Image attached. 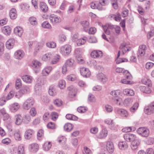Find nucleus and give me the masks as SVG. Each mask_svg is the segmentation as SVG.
I'll use <instances>...</instances> for the list:
<instances>
[{
  "instance_id": "8fccbe9b",
  "label": "nucleus",
  "mask_w": 154,
  "mask_h": 154,
  "mask_svg": "<svg viewBox=\"0 0 154 154\" xmlns=\"http://www.w3.org/2000/svg\"><path fill=\"white\" fill-rule=\"evenodd\" d=\"M74 63V60L70 59L67 60L66 62V65L67 66L72 67L73 66Z\"/></svg>"
},
{
  "instance_id": "412c9836",
  "label": "nucleus",
  "mask_w": 154,
  "mask_h": 154,
  "mask_svg": "<svg viewBox=\"0 0 154 154\" xmlns=\"http://www.w3.org/2000/svg\"><path fill=\"white\" fill-rule=\"evenodd\" d=\"M97 79L100 82L103 83L105 82L107 80L106 75L102 73H99L97 75Z\"/></svg>"
},
{
  "instance_id": "de8ad7c7",
  "label": "nucleus",
  "mask_w": 154,
  "mask_h": 154,
  "mask_svg": "<svg viewBox=\"0 0 154 154\" xmlns=\"http://www.w3.org/2000/svg\"><path fill=\"white\" fill-rule=\"evenodd\" d=\"M40 6L41 9L43 12H45L48 11V8L47 5L44 2L41 3Z\"/></svg>"
},
{
  "instance_id": "6e6552de",
  "label": "nucleus",
  "mask_w": 154,
  "mask_h": 154,
  "mask_svg": "<svg viewBox=\"0 0 154 154\" xmlns=\"http://www.w3.org/2000/svg\"><path fill=\"white\" fill-rule=\"evenodd\" d=\"M145 112L148 115L154 113V102L151 103L145 109Z\"/></svg>"
},
{
  "instance_id": "0e129e2a",
  "label": "nucleus",
  "mask_w": 154,
  "mask_h": 154,
  "mask_svg": "<svg viewBox=\"0 0 154 154\" xmlns=\"http://www.w3.org/2000/svg\"><path fill=\"white\" fill-rule=\"evenodd\" d=\"M14 91H11L8 94L6 97V99L7 100H8L11 99L13 97L14 95Z\"/></svg>"
},
{
  "instance_id": "338daca9",
  "label": "nucleus",
  "mask_w": 154,
  "mask_h": 154,
  "mask_svg": "<svg viewBox=\"0 0 154 154\" xmlns=\"http://www.w3.org/2000/svg\"><path fill=\"white\" fill-rule=\"evenodd\" d=\"M22 86V83L21 82L20 79H17L15 83L16 88L17 89H18Z\"/></svg>"
},
{
  "instance_id": "a878e982",
  "label": "nucleus",
  "mask_w": 154,
  "mask_h": 154,
  "mask_svg": "<svg viewBox=\"0 0 154 154\" xmlns=\"http://www.w3.org/2000/svg\"><path fill=\"white\" fill-rule=\"evenodd\" d=\"M22 79L25 82L27 83H30L32 81L33 78L30 75H26L22 76Z\"/></svg>"
},
{
  "instance_id": "aec40b11",
  "label": "nucleus",
  "mask_w": 154,
  "mask_h": 154,
  "mask_svg": "<svg viewBox=\"0 0 154 154\" xmlns=\"http://www.w3.org/2000/svg\"><path fill=\"white\" fill-rule=\"evenodd\" d=\"M140 143V140L138 139L131 142V149L133 150H135L137 149L138 146Z\"/></svg>"
},
{
  "instance_id": "1a4fd4ad",
  "label": "nucleus",
  "mask_w": 154,
  "mask_h": 154,
  "mask_svg": "<svg viewBox=\"0 0 154 154\" xmlns=\"http://www.w3.org/2000/svg\"><path fill=\"white\" fill-rule=\"evenodd\" d=\"M80 72L82 75L86 78L89 77L91 75V72L89 69L84 67L80 69Z\"/></svg>"
},
{
  "instance_id": "09e8293b",
  "label": "nucleus",
  "mask_w": 154,
  "mask_h": 154,
  "mask_svg": "<svg viewBox=\"0 0 154 154\" xmlns=\"http://www.w3.org/2000/svg\"><path fill=\"white\" fill-rule=\"evenodd\" d=\"M66 118L70 120H77L78 118L74 115L71 114H67L66 116Z\"/></svg>"
},
{
  "instance_id": "49530a36",
  "label": "nucleus",
  "mask_w": 154,
  "mask_h": 154,
  "mask_svg": "<svg viewBox=\"0 0 154 154\" xmlns=\"http://www.w3.org/2000/svg\"><path fill=\"white\" fill-rule=\"evenodd\" d=\"M121 92L119 90H116L112 91L110 92V94L114 97H117L121 94Z\"/></svg>"
},
{
  "instance_id": "dca6fc26",
  "label": "nucleus",
  "mask_w": 154,
  "mask_h": 154,
  "mask_svg": "<svg viewBox=\"0 0 154 154\" xmlns=\"http://www.w3.org/2000/svg\"><path fill=\"white\" fill-rule=\"evenodd\" d=\"M49 19L50 21L53 23H58L61 21L60 18L54 14L51 15Z\"/></svg>"
},
{
  "instance_id": "ea45409f",
  "label": "nucleus",
  "mask_w": 154,
  "mask_h": 154,
  "mask_svg": "<svg viewBox=\"0 0 154 154\" xmlns=\"http://www.w3.org/2000/svg\"><path fill=\"white\" fill-rule=\"evenodd\" d=\"M30 23L33 26H35L38 24V22L36 18L34 17H30L29 19Z\"/></svg>"
},
{
  "instance_id": "2eb2a0df",
  "label": "nucleus",
  "mask_w": 154,
  "mask_h": 154,
  "mask_svg": "<svg viewBox=\"0 0 154 154\" xmlns=\"http://www.w3.org/2000/svg\"><path fill=\"white\" fill-rule=\"evenodd\" d=\"M91 55L94 58H99L102 56L103 53L101 51L94 50L91 53Z\"/></svg>"
},
{
  "instance_id": "4c0bfd02",
  "label": "nucleus",
  "mask_w": 154,
  "mask_h": 154,
  "mask_svg": "<svg viewBox=\"0 0 154 154\" xmlns=\"http://www.w3.org/2000/svg\"><path fill=\"white\" fill-rule=\"evenodd\" d=\"M52 145L51 142H48L45 143L43 145V150L46 151L49 150L51 147Z\"/></svg>"
},
{
  "instance_id": "6ab92c4d",
  "label": "nucleus",
  "mask_w": 154,
  "mask_h": 154,
  "mask_svg": "<svg viewBox=\"0 0 154 154\" xmlns=\"http://www.w3.org/2000/svg\"><path fill=\"white\" fill-rule=\"evenodd\" d=\"M147 49L146 46L145 45H140L139 48L138 54L140 56H143L145 54L146 50Z\"/></svg>"
},
{
  "instance_id": "5701e85b",
  "label": "nucleus",
  "mask_w": 154,
  "mask_h": 154,
  "mask_svg": "<svg viewBox=\"0 0 154 154\" xmlns=\"http://www.w3.org/2000/svg\"><path fill=\"white\" fill-rule=\"evenodd\" d=\"M124 95L128 96H133L134 95V91L131 89L126 88L123 91Z\"/></svg>"
},
{
  "instance_id": "c85d7f7f",
  "label": "nucleus",
  "mask_w": 154,
  "mask_h": 154,
  "mask_svg": "<svg viewBox=\"0 0 154 154\" xmlns=\"http://www.w3.org/2000/svg\"><path fill=\"white\" fill-rule=\"evenodd\" d=\"M14 33L16 35L19 37H21L23 32L22 28L20 26H17L14 28Z\"/></svg>"
},
{
  "instance_id": "b1692460",
  "label": "nucleus",
  "mask_w": 154,
  "mask_h": 154,
  "mask_svg": "<svg viewBox=\"0 0 154 154\" xmlns=\"http://www.w3.org/2000/svg\"><path fill=\"white\" fill-rule=\"evenodd\" d=\"M9 16L12 19H16L17 16L16 10L15 8H12L10 11Z\"/></svg>"
},
{
  "instance_id": "0eeeda50",
  "label": "nucleus",
  "mask_w": 154,
  "mask_h": 154,
  "mask_svg": "<svg viewBox=\"0 0 154 154\" xmlns=\"http://www.w3.org/2000/svg\"><path fill=\"white\" fill-rule=\"evenodd\" d=\"M124 137L126 141L128 142H131L137 139L136 135L130 133L125 134L124 135Z\"/></svg>"
},
{
  "instance_id": "7c9ffc66",
  "label": "nucleus",
  "mask_w": 154,
  "mask_h": 154,
  "mask_svg": "<svg viewBox=\"0 0 154 154\" xmlns=\"http://www.w3.org/2000/svg\"><path fill=\"white\" fill-rule=\"evenodd\" d=\"M2 32L6 35H9L11 32V29L8 26L3 27L2 28Z\"/></svg>"
},
{
  "instance_id": "c9c22d12",
  "label": "nucleus",
  "mask_w": 154,
  "mask_h": 154,
  "mask_svg": "<svg viewBox=\"0 0 154 154\" xmlns=\"http://www.w3.org/2000/svg\"><path fill=\"white\" fill-rule=\"evenodd\" d=\"M119 148L121 150H124L128 147V145L125 141H122L119 142L118 144Z\"/></svg>"
},
{
  "instance_id": "cd10ccee",
  "label": "nucleus",
  "mask_w": 154,
  "mask_h": 154,
  "mask_svg": "<svg viewBox=\"0 0 154 154\" xmlns=\"http://www.w3.org/2000/svg\"><path fill=\"white\" fill-rule=\"evenodd\" d=\"M34 132L33 130L29 129L27 130L25 132L24 137L26 139H29L30 138L32 134H33Z\"/></svg>"
},
{
  "instance_id": "f3484780",
  "label": "nucleus",
  "mask_w": 154,
  "mask_h": 154,
  "mask_svg": "<svg viewBox=\"0 0 154 154\" xmlns=\"http://www.w3.org/2000/svg\"><path fill=\"white\" fill-rule=\"evenodd\" d=\"M24 55V52L21 50L16 51L14 54V56L15 58L20 60L23 57Z\"/></svg>"
},
{
  "instance_id": "4468645a",
  "label": "nucleus",
  "mask_w": 154,
  "mask_h": 154,
  "mask_svg": "<svg viewBox=\"0 0 154 154\" xmlns=\"http://www.w3.org/2000/svg\"><path fill=\"white\" fill-rule=\"evenodd\" d=\"M15 40L13 38L9 39L6 42V47L8 49H11L13 48L15 44Z\"/></svg>"
},
{
  "instance_id": "3c124183",
  "label": "nucleus",
  "mask_w": 154,
  "mask_h": 154,
  "mask_svg": "<svg viewBox=\"0 0 154 154\" xmlns=\"http://www.w3.org/2000/svg\"><path fill=\"white\" fill-rule=\"evenodd\" d=\"M60 57L59 55H56L54 57V60L51 62L52 64H55L60 60Z\"/></svg>"
},
{
  "instance_id": "ddd939ff",
  "label": "nucleus",
  "mask_w": 154,
  "mask_h": 154,
  "mask_svg": "<svg viewBox=\"0 0 154 154\" xmlns=\"http://www.w3.org/2000/svg\"><path fill=\"white\" fill-rule=\"evenodd\" d=\"M106 149L107 151L110 153H112L114 150V147L113 143L110 141L107 142Z\"/></svg>"
},
{
  "instance_id": "4d7b16f0",
  "label": "nucleus",
  "mask_w": 154,
  "mask_h": 154,
  "mask_svg": "<svg viewBox=\"0 0 154 154\" xmlns=\"http://www.w3.org/2000/svg\"><path fill=\"white\" fill-rule=\"evenodd\" d=\"M126 79H124L121 80V82L123 84L128 85H131L133 84V82L131 81L132 80L128 79L127 78Z\"/></svg>"
},
{
  "instance_id": "20e7f679",
  "label": "nucleus",
  "mask_w": 154,
  "mask_h": 154,
  "mask_svg": "<svg viewBox=\"0 0 154 154\" xmlns=\"http://www.w3.org/2000/svg\"><path fill=\"white\" fill-rule=\"evenodd\" d=\"M137 131L138 134L144 137H147L149 134V129L144 127L139 128Z\"/></svg>"
},
{
  "instance_id": "864d4df0",
  "label": "nucleus",
  "mask_w": 154,
  "mask_h": 154,
  "mask_svg": "<svg viewBox=\"0 0 154 154\" xmlns=\"http://www.w3.org/2000/svg\"><path fill=\"white\" fill-rule=\"evenodd\" d=\"M66 82L64 80L60 81L58 83V86L61 89H64L66 87Z\"/></svg>"
},
{
  "instance_id": "9d476101",
  "label": "nucleus",
  "mask_w": 154,
  "mask_h": 154,
  "mask_svg": "<svg viewBox=\"0 0 154 154\" xmlns=\"http://www.w3.org/2000/svg\"><path fill=\"white\" fill-rule=\"evenodd\" d=\"M120 52L122 51V55H123L127 51H129L130 50V48L127 46L125 43H123L119 47Z\"/></svg>"
},
{
  "instance_id": "58836bf2",
  "label": "nucleus",
  "mask_w": 154,
  "mask_h": 154,
  "mask_svg": "<svg viewBox=\"0 0 154 154\" xmlns=\"http://www.w3.org/2000/svg\"><path fill=\"white\" fill-rule=\"evenodd\" d=\"M31 120V117L29 115H26L23 117V122L25 124H28Z\"/></svg>"
},
{
  "instance_id": "2f4dec72",
  "label": "nucleus",
  "mask_w": 154,
  "mask_h": 154,
  "mask_svg": "<svg viewBox=\"0 0 154 154\" xmlns=\"http://www.w3.org/2000/svg\"><path fill=\"white\" fill-rule=\"evenodd\" d=\"M20 105L17 103H14L12 104L11 107V111L12 112H16L19 108Z\"/></svg>"
},
{
  "instance_id": "774afa93",
  "label": "nucleus",
  "mask_w": 154,
  "mask_h": 154,
  "mask_svg": "<svg viewBox=\"0 0 154 154\" xmlns=\"http://www.w3.org/2000/svg\"><path fill=\"white\" fill-rule=\"evenodd\" d=\"M154 63L151 62H148L146 64V68L149 69L152 68L154 66Z\"/></svg>"
},
{
  "instance_id": "052dcab7",
  "label": "nucleus",
  "mask_w": 154,
  "mask_h": 154,
  "mask_svg": "<svg viewBox=\"0 0 154 154\" xmlns=\"http://www.w3.org/2000/svg\"><path fill=\"white\" fill-rule=\"evenodd\" d=\"M42 26L43 28L50 29L51 28V26L47 21H45L42 23Z\"/></svg>"
},
{
  "instance_id": "f257e3e1",
  "label": "nucleus",
  "mask_w": 154,
  "mask_h": 154,
  "mask_svg": "<svg viewBox=\"0 0 154 154\" xmlns=\"http://www.w3.org/2000/svg\"><path fill=\"white\" fill-rule=\"evenodd\" d=\"M103 28L104 32L108 35H109L111 33L110 30L115 29L116 33L119 34L120 33V28L119 26H114L113 25L108 23L106 24L103 26Z\"/></svg>"
},
{
  "instance_id": "a18cd8bd",
  "label": "nucleus",
  "mask_w": 154,
  "mask_h": 154,
  "mask_svg": "<svg viewBox=\"0 0 154 154\" xmlns=\"http://www.w3.org/2000/svg\"><path fill=\"white\" fill-rule=\"evenodd\" d=\"M86 40L87 38L85 37L79 39L77 42V45L78 46H80L84 44L85 43Z\"/></svg>"
},
{
  "instance_id": "bf43d9fd",
  "label": "nucleus",
  "mask_w": 154,
  "mask_h": 154,
  "mask_svg": "<svg viewBox=\"0 0 154 154\" xmlns=\"http://www.w3.org/2000/svg\"><path fill=\"white\" fill-rule=\"evenodd\" d=\"M139 106L138 103H134L133 106L130 108V110L131 112H134L137 109Z\"/></svg>"
},
{
  "instance_id": "72a5a7b5",
  "label": "nucleus",
  "mask_w": 154,
  "mask_h": 154,
  "mask_svg": "<svg viewBox=\"0 0 154 154\" xmlns=\"http://www.w3.org/2000/svg\"><path fill=\"white\" fill-rule=\"evenodd\" d=\"M142 82L143 84L147 85L149 87L152 86L151 81L146 77H144L142 79Z\"/></svg>"
},
{
  "instance_id": "69168bd1",
  "label": "nucleus",
  "mask_w": 154,
  "mask_h": 154,
  "mask_svg": "<svg viewBox=\"0 0 154 154\" xmlns=\"http://www.w3.org/2000/svg\"><path fill=\"white\" fill-rule=\"evenodd\" d=\"M76 77L75 75L74 74H71L68 75L67 76V79L69 81H74L76 79Z\"/></svg>"
},
{
  "instance_id": "e2e57ef3",
  "label": "nucleus",
  "mask_w": 154,
  "mask_h": 154,
  "mask_svg": "<svg viewBox=\"0 0 154 154\" xmlns=\"http://www.w3.org/2000/svg\"><path fill=\"white\" fill-rule=\"evenodd\" d=\"M88 100L91 102H94L96 99L94 95L91 94H90L88 97Z\"/></svg>"
},
{
  "instance_id": "bb28decb",
  "label": "nucleus",
  "mask_w": 154,
  "mask_h": 154,
  "mask_svg": "<svg viewBox=\"0 0 154 154\" xmlns=\"http://www.w3.org/2000/svg\"><path fill=\"white\" fill-rule=\"evenodd\" d=\"M29 148L31 152H36L39 149V146L38 144L36 143H32L29 146Z\"/></svg>"
},
{
  "instance_id": "393cba45",
  "label": "nucleus",
  "mask_w": 154,
  "mask_h": 154,
  "mask_svg": "<svg viewBox=\"0 0 154 154\" xmlns=\"http://www.w3.org/2000/svg\"><path fill=\"white\" fill-rule=\"evenodd\" d=\"M41 65V63L36 60H33L32 62V66L34 69H37L39 70Z\"/></svg>"
},
{
  "instance_id": "f704fd0d",
  "label": "nucleus",
  "mask_w": 154,
  "mask_h": 154,
  "mask_svg": "<svg viewBox=\"0 0 154 154\" xmlns=\"http://www.w3.org/2000/svg\"><path fill=\"white\" fill-rule=\"evenodd\" d=\"M49 94L51 96H54L56 94V92L55 88L53 85H51L48 90Z\"/></svg>"
},
{
  "instance_id": "423d86ee",
  "label": "nucleus",
  "mask_w": 154,
  "mask_h": 154,
  "mask_svg": "<svg viewBox=\"0 0 154 154\" xmlns=\"http://www.w3.org/2000/svg\"><path fill=\"white\" fill-rule=\"evenodd\" d=\"M30 91V88L28 86H25L23 87L19 91V93L20 94H16L15 97L17 98H19L23 94L29 92Z\"/></svg>"
},
{
  "instance_id": "39448f33",
  "label": "nucleus",
  "mask_w": 154,
  "mask_h": 154,
  "mask_svg": "<svg viewBox=\"0 0 154 154\" xmlns=\"http://www.w3.org/2000/svg\"><path fill=\"white\" fill-rule=\"evenodd\" d=\"M34 101L32 98H28L24 103L23 108L25 110L29 109L34 104Z\"/></svg>"
},
{
  "instance_id": "6e6d98bb",
  "label": "nucleus",
  "mask_w": 154,
  "mask_h": 154,
  "mask_svg": "<svg viewBox=\"0 0 154 154\" xmlns=\"http://www.w3.org/2000/svg\"><path fill=\"white\" fill-rule=\"evenodd\" d=\"M47 47L51 48H54L56 47V43L54 42H49L46 43Z\"/></svg>"
},
{
  "instance_id": "680f3d73",
  "label": "nucleus",
  "mask_w": 154,
  "mask_h": 154,
  "mask_svg": "<svg viewBox=\"0 0 154 154\" xmlns=\"http://www.w3.org/2000/svg\"><path fill=\"white\" fill-rule=\"evenodd\" d=\"M54 104L57 106H61L62 104V102L60 99H56L54 101Z\"/></svg>"
},
{
  "instance_id": "e433bc0d",
  "label": "nucleus",
  "mask_w": 154,
  "mask_h": 154,
  "mask_svg": "<svg viewBox=\"0 0 154 154\" xmlns=\"http://www.w3.org/2000/svg\"><path fill=\"white\" fill-rule=\"evenodd\" d=\"M145 86H141L140 87V90L142 92L147 94H149L151 92V90L149 88Z\"/></svg>"
},
{
  "instance_id": "a211bd4d",
  "label": "nucleus",
  "mask_w": 154,
  "mask_h": 154,
  "mask_svg": "<svg viewBox=\"0 0 154 154\" xmlns=\"http://www.w3.org/2000/svg\"><path fill=\"white\" fill-rule=\"evenodd\" d=\"M67 90L69 91V94L71 95V97L75 96L77 89L73 85H71L68 87L67 88Z\"/></svg>"
},
{
  "instance_id": "a19ab883",
  "label": "nucleus",
  "mask_w": 154,
  "mask_h": 154,
  "mask_svg": "<svg viewBox=\"0 0 154 154\" xmlns=\"http://www.w3.org/2000/svg\"><path fill=\"white\" fill-rule=\"evenodd\" d=\"M120 56V51H119L118 52V54L117 55V57L116 58V63L117 64H119L121 63L127 61L128 60L126 59H123V58H119L118 59L119 57Z\"/></svg>"
},
{
  "instance_id": "4be33fe9",
  "label": "nucleus",
  "mask_w": 154,
  "mask_h": 154,
  "mask_svg": "<svg viewBox=\"0 0 154 154\" xmlns=\"http://www.w3.org/2000/svg\"><path fill=\"white\" fill-rule=\"evenodd\" d=\"M117 112L123 117L126 118L128 114L127 111L122 109H118L117 110Z\"/></svg>"
},
{
  "instance_id": "7ed1b4c3",
  "label": "nucleus",
  "mask_w": 154,
  "mask_h": 154,
  "mask_svg": "<svg viewBox=\"0 0 154 154\" xmlns=\"http://www.w3.org/2000/svg\"><path fill=\"white\" fill-rule=\"evenodd\" d=\"M115 71L119 73L123 72L125 77L128 79L131 80L132 79V77L129 72L127 70H125L123 68H117L115 69Z\"/></svg>"
},
{
  "instance_id": "473e14b6",
  "label": "nucleus",
  "mask_w": 154,
  "mask_h": 154,
  "mask_svg": "<svg viewBox=\"0 0 154 154\" xmlns=\"http://www.w3.org/2000/svg\"><path fill=\"white\" fill-rule=\"evenodd\" d=\"M52 57V55L51 53H48L44 55L42 57V60L47 61L49 60Z\"/></svg>"
},
{
  "instance_id": "13d9d810",
  "label": "nucleus",
  "mask_w": 154,
  "mask_h": 154,
  "mask_svg": "<svg viewBox=\"0 0 154 154\" xmlns=\"http://www.w3.org/2000/svg\"><path fill=\"white\" fill-rule=\"evenodd\" d=\"M81 24L84 29L88 28L89 27V22L87 21H82L81 22Z\"/></svg>"
},
{
  "instance_id": "f8f14e48",
  "label": "nucleus",
  "mask_w": 154,
  "mask_h": 154,
  "mask_svg": "<svg viewBox=\"0 0 154 154\" xmlns=\"http://www.w3.org/2000/svg\"><path fill=\"white\" fill-rule=\"evenodd\" d=\"M15 124L17 125H20L23 122V117L20 114H17L14 116Z\"/></svg>"
},
{
  "instance_id": "603ef678",
  "label": "nucleus",
  "mask_w": 154,
  "mask_h": 154,
  "mask_svg": "<svg viewBox=\"0 0 154 154\" xmlns=\"http://www.w3.org/2000/svg\"><path fill=\"white\" fill-rule=\"evenodd\" d=\"M14 137L16 140L20 141L21 140V135L20 131H18L16 132L14 134Z\"/></svg>"
},
{
  "instance_id": "79ce46f5",
  "label": "nucleus",
  "mask_w": 154,
  "mask_h": 154,
  "mask_svg": "<svg viewBox=\"0 0 154 154\" xmlns=\"http://www.w3.org/2000/svg\"><path fill=\"white\" fill-rule=\"evenodd\" d=\"M72 125L70 123L66 124L64 126V130L67 131L69 132L73 129Z\"/></svg>"
},
{
  "instance_id": "5fc2aeb1",
  "label": "nucleus",
  "mask_w": 154,
  "mask_h": 154,
  "mask_svg": "<svg viewBox=\"0 0 154 154\" xmlns=\"http://www.w3.org/2000/svg\"><path fill=\"white\" fill-rule=\"evenodd\" d=\"M133 102L131 98L128 97L125 99L124 102V103L125 105L128 106L131 104Z\"/></svg>"
},
{
  "instance_id": "f03ea898",
  "label": "nucleus",
  "mask_w": 154,
  "mask_h": 154,
  "mask_svg": "<svg viewBox=\"0 0 154 154\" xmlns=\"http://www.w3.org/2000/svg\"><path fill=\"white\" fill-rule=\"evenodd\" d=\"M72 48L69 45H66L60 47V52L63 55H69L71 51Z\"/></svg>"
},
{
  "instance_id": "37998d69",
  "label": "nucleus",
  "mask_w": 154,
  "mask_h": 154,
  "mask_svg": "<svg viewBox=\"0 0 154 154\" xmlns=\"http://www.w3.org/2000/svg\"><path fill=\"white\" fill-rule=\"evenodd\" d=\"M18 154H25L24 148L23 144H20L18 147Z\"/></svg>"
},
{
  "instance_id": "c756f323",
  "label": "nucleus",
  "mask_w": 154,
  "mask_h": 154,
  "mask_svg": "<svg viewBox=\"0 0 154 154\" xmlns=\"http://www.w3.org/2000/svg\"><path fill=\"white\" fill-rule=\"evenodd\" d=\"M52 70V67L48 66L42 70V74L43 76H47L49 75Z\"/></svg>"
},
{
  "instance_id": "9b49d317",
  "label": "nucleus",
  "mask_w": 154,
  "mask_h": 154,
  "mask_svg": "<svg viewBox=\"0 0 154 154\" xmlns=\"http://www.w3.org/2000/svg\"><path fill=\"white\" fill-rule=\"evenodd\" d=\"M107 135V131L105 128L102 129L97 134V138L100 139L105 138Z\"/></svg>"
},
{
  "instance_id": "c03bdc74",
  "label": "nucleus",
  "mask_w": 154,
  "mask_h": 154,
  "mask_svg": "<svg viewBox=\"0 0 154 154\" xmlns=\"http://www.w3.org/2000/svg\"><path fill=\"white\" fill-rule=\"evenodd\" d=\"M74 53L76 58L81 57L82 56V50L80 48H77L75 49Z\"/></svg>"
}]
</instances>
